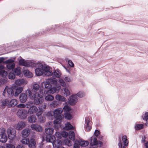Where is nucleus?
Wrapping results in <instances>:
<instances>
[{"label":"nucleus","mask_w":148,"mask_h":148,"mask_svg":"<svg viewBox=\"0 0 148 148\" xmlns=\"http://www.w3.org/2000/svg\"><path fill=\"white\" fill-rule=\"evenodd\" d=\"M26 92L29 98L34 99V103L36 105H39L44 101L43 97L45 95V90L41 89L38 84H34L32 86L31 90L27 89Z\"/></svg>","instance_id":"obj_1"},{"label":"nucleus","mask_w":148,"mask_h":148,"mask_svg":"<svg viewBox=\"0 0 148 148\" xmlns=\"http://www.w3.org/2000/svg\"><path fill=\"white\" fill-rule=\"evenodd\" d=\"M57 80L54 78H50L47 79L46 82L42 83V87L48 90L46 91V93L53 94L56 92H58L61 88L60 86H56V87H52L51 84H56Z\"/></svg>","instance_id":"obj_2"},{"label":"nucleus","mask_w":148,"mask_h":148,"mask_svg":"<svg viewBox=\"0 0 148 148\" xmlns=\"http://www.w3.org/2000/svg\"><path fill=\"white\" fill-rule=\"evenodd\" d=\"M32 65L31 67L36 68L35 71L36 75L37 76H40L44 74L45 76H49L51 74V72L48 71V66H44L40 63H36L34 62Z\"/></svg>","instance_id":"obj_3"},{"label":"nucleus","mask_w":148,"mask_h":148,"mask_svg":"<svg viewBox=\"0 0 148 148\" xmlns=\"http://www.w3.org/2000/svg\"><path fill=\"white\" fill-rule=\"evenodd\" d=\"M46 141L47 142L52 143L53 147L55 148H59L62 145V143L60 140H56L54 136H49L46 135L45 137Z\"/></svg>","instance_id":"obj_4"},{"label":"nucleus","mask_w":148,"mask_h":148,"mask_svg":"<svg viewBox=\"0 0 148 148\" xmlns=\"http://www.w3.org/2000/svg\"><path fill=\"white\" fill-rule=\"evenodd\" d=\"M62 112L63 110L61 108H57L53 111V116L56 119L53 121L54 124H58L61 123L64 118L61 115Z\"/></svg>","instance_id":"obj_5"},{"label":"nucleus","mask_w":148,"mask_h":148,"mask_svg":"<svg viewBox=\"0 0 148 148\" xmlns=\"http://www.w3.org/2000/svg\"><path fill=\"white\" fill-rule=\"evenodd\" d=\"M21 143L24 144L28 145V147L31 148H34L36 147V141L34 139H31L30 140L28 138L23 139Z\"/></svg>","instance_id":"obj_6"},{"label":"nucleus","mask_w":148,"mask_h":148,"mask_svg":"<svg viewBox=\"0 0 148 148\" xmlns=\"http://www.w3.org/2000/svg\"><path fill=\"white\" fill-rule=\"evenodd\" d=\"M16 58V57L11 58L4 62V63L7 64L6 67L8 69L12 70L14 68L15 66L14 61Z\"/></svg>","instance_id":"obj_7"},{"label":"nucleus","mask_w":148,"mask_h":148,"mask_svg":"<svg viewBox=\"0 0 148 148\" xmlns=\"http://www.w3.org/2000/svg\"><path fill=\"white\" fill-rule=\"evenodd\" d=\"M28 114L27 111L23 108H20L18 110L17 115L21 119H24L27 116V114Z\"/></svg>","instance_id":"obj_8"},{"label":"nucleus","mask_w":148,"mask_h":148,"mask_svg":"<svg viewBox=\"0 0 148 148\" xmlns=\"http://www.w3.org/2000/svg\"><path fill=\"white\" fill-rule=\"evenodd\" d=\"M14 85H13L11 87H9L8 86H6L3 92V95L4 96L5 95L6 92H7L9 96L12 97L14 95V87H15Z\"/></svg>","instance_id":"obj_9"},{"label":"nucleus","mask_w":148,"mask_h":148,"mask_svg":"<svg viewBox=\"0 0 148 148\" xmlns=\"http://www.w3.org/2000/svg\"><path fill=\"white\" fill-rule=\"evenodd\" d=\"M7 139L5 129L1 128L0 129V141L2 143H5L7 141Z\"/></svg>","instance_id":"obj_10"},{"label":"nucleus","mask_w":148,"mask_h":148,"mask_svg":"<svg viewBox=\"0 0 148 148\" xmlns=\"http://www.w3.org/2000/svg\"><path fill=\"white\" fill-rule=\"evenodd\" d=\"M7 133L9 139H14L16 137V131L12 128L10 127L7 130Z\"/></svg>","instance_id":"obj_11"},{"label":"nucleus","mask_w":148,"mask_h":148,"mask_svg":"<svg viewBox=\"0 0 148 148\" xmlns=\"http://www.w3.org/2000/svg\"><path fill=\"white\" fill-rule=\"evenodd\" d=\"M92 122L88 117L85 118L84 127L86 130L89 131L91 128Z\"/></svg>","instance_id":"obj_12"},{"label":"nucleus","mask_w":148,"mask_h":148,"mask_svg":"<svg viewBox=\"0 0 148 148\" xmlns=\"http://www.w3.org/2000/svg\"><path fill=\"white\" fill-rule=\"evenodd\" d=\"M33 62L28 60L25 61L23 59H21L19 60V64L20 65L27 67H31L32 65L33 64Z\"/></svg>","instance_id":"obj_13"},{"label":"nucleus","mask_w":148,"mask_h":148,"mask_svg":"<svg viewBox=\"0 0 148 148\" xmlns=\"http://www.w3.org/2000/svg\"><path fill=\"white\" fill-rule=\"evenodd\" d=\"M48 71L51 72V74L49 76H52L53 77L57 78H60L61 75V72L60 70L57 69L56 70H55L53 72H52L51 70L50 67H48Z\"/></svg>","instance_id":"obj_14"},{"label":"nucleus","mask_w":148,"mask_h":148,"mask_svg":"<svg viewBox=\"0 0 148 148\" xmlns=\"http://www.w3.org/2000/svg\"><path fill=\"white\" fill-rule=\"evenodd\" d=\"M27 83V81L25 79L23 78L18 79L15 82V84L18 86L25 85Z\"/></svg>","instance_id":"obj_15"},{"label":"nucleus","mask_w":148,"mask_h":148,"mask_svg":"<svg viewBox=\"0 0 148 148\" xmlns=\"http://www.w3.org/2000/svg\"><path fill=\"white\" fill-rule=\"evenodd\" d=\"M69 103L71 105H74L75 104L77 100V98L76 95H72L69 98Z\"/></svg>","instance_id":"obj_16"},{"label":"nucleus","mask_w":148,"mask_h":148,"mask_svg":"<svg viewBox=\"0 0 148 148\" xmlns=\"http://www.w3.org/2000/svg\"><path fill=\"white\" fill-rule=\"evenodd\" d=\"M25 123L23 121L19 122L14 126V128L17 130H21L25 126Z\"/></svg>","instance_id":"obj_17"},{"label":"nucleus","mask_w":148,"mask_h":148,"mask_svg":"<svg viewBox=\"0 0 148 148\" xmlns=\"http://www.w3.org/2000/svg\"><path fill=\"white\" fill-rule=\"evenodd\" d=\"M31 128L33 130L41 132L42 131V127L40 125L36 124H33L31 125Z\"/></svg>","instance_id":"obj_18"},{"label":"nucleus","mask_w":148,"mask_h":148,"mask_svg":"<svg viewBox=\"0 0 148 148\" xmlns=\"http://www.w3.org/2000/svg\"><path fill=\"white\" fill-rule=\"evenodd\" d=\"M31 130L28 128H25L23 130L22 132V136L26 138L30 134Z\"/></svg>","instance_id":"obj_19"},{"label":"nucleus","mask_w":148,"mask_h":148,"mask_svg":"<svg viewBox=\"0 0 148 148\" xmlns=\"http://www.w3.org/2000/svg\"><path fill=\"white\" fill-rule=\"evenodd\" d=\"M38 110V108L34 106L30 107L28 110V112L29 114H32L36 113Z\"/></svg>","instance_id":"obj_20"},{"label":"nucleus","mask_w":148,"mask_h":148,"mask_svg":"<svg viewBox=\"0 0 148 148\" xmlns=\"http://www.w3.org/2000/svg\"><path fill=\"white\" fill-rule=\"evenodd\" d=\"M27 95L24 93H22L20 95L19 99L21 102L25 103L27 100Z\"/></svg>","instance_id":"obj_21"},{"label":"nucleus","mask_w":148,"mask_h":148,"mask_svg":"<svg viewBox=\"0 0 148 148\" xmlns=\"http://www.w3.org/2000/svg\"><path fill=\"white\" fill-rule=\"evenodd\" d=\"M89 140L91 142L90 145H96L98 144V141L96 137L92 136L89 139Z\"/></svg>","instance_id":"obj_22"},{"label":"nucleus","mask_w":148,"mask_h":148,"mask_svg":"<svg viewBox=\"0 0 148 148\" xmlns=\"http://www.w3.org/2000/svg\"><path fill=\"white\" fill-rule=\"evenodd\" d=\"M9 103L8 105V107L10 108L16 106L18 103V101L15 99H13Z\"/></svg>","instance_id":"obj_23"},{"label":"nucleus","mask_w":148,"mask_h":148,"mask_svg":"<svg viewBox=\"0 0 148 148\" xmlns=\"http://www.w3.org/2000/svg\"><path fill=\"white\" fill-rule=\"evenodd\" d=\"M45 133L47 135L51 136H52V134L54 132V129L52 127H48L46 128L45 130Z\"/></svg>","instance_id":"obj_24"},{"label":"nucleus","mask_w":148,"mask_h":148,"mask_svg":"<svg viewBox=\"0 0 148 148\" xmlns=\"http://www.w3.org/2000/svg\"><path fill=\"white\" fill-rule=\"evenodd\" d=\"M9 101L8 99H5L0 101V106L3 108L9 104Z\"/></svg>","instance_id":"obj_25"},{"label":"nucleus","mask_w":148,"mask_h":148,"mask_svg":"<svg viewBox=\"0 0 148 148\" xmlns=\"http://www.w3.org/2000/svg\"><path fill=\"white\" fill-rule=\"evenodd\" d=\"M46 106L45 104L41 105L40 107H39V110L40 111L38 113L36 114V115L37 116H38L41 115L42 113V112L46 109Z\"/></svg>","instance_id":"obj_26"},{"label":"nucleus","mask_w":148,"mask_h":148,"mask_svg":"<svg viewBox=\"0 0 148 148\" xmlns=\"http://www.w3.org/2000/svg\"><path fill=\"white\" fill-rule=\"evenodd\" d=\"M36 116L34 115H33L29 117L27 119V121L29 122L30 123H33L36 122Z\"/></svg>","instance_id":"obj_27"},{"label":"nucleus","mask_w":148,"mask_h":148,"mask_svg":"<svg viewBox=\"0 0 148 148\" xmlns=\"http://www.w3.org/2000/svg\"><path fill=\"white\" fill-rule=\"evenodd\" d=\"M62 94L64 96H67L70 95V92L67 88H64L62 89Z\"/></svg>","instance_id":"obj_28"},{"label":"nucleus","mask_w":148,"mask_h":148,"mask_svg":"<svg viewBox=\"0 0 148 148\" xmlns=\"http://www.w3.org/2000/svg\"><path fill=\"white\" fill-rule=\"evenodd\" d=\"M23 73L25 76L28 78L31 77H33V74L28 70H25L23 71Z\"/></svg>","instance_id":"obj_29"},{"label":"nucleus","mask_w":148,"mask_h":148,"mask_svg":"<svg viewBox=\"0 0 148 148\" xmlns=\"http://www.w3.org/2000/svg\"><path fill=\"white\" fill-rule=\"evenodd\" d=\"M55 98L57 100L60 101L65 102L66 100V99L64 97L59 94L56 95Z\"/></svg>","instance_id":"obj_30"},{"label":"nucleus","mask_w":148,"mask_h":148,"mask_svg":"<svg viewBox=\"0 0 148 148\" xmlns=\"http://www.w3.org/2000/svg\"><path fill=\"white\" fill-rule=\"evenodd\" d=\"M65 126L64 127L65 130H69L71 129H74L73 127L69 122H67L65 124Z\"/></svg>","instance_id":"obj_31"},{"label":"nucleus","mask_w":148,"mask_h":148,"mask_svg":"<svg viewBox=\"0 0 148 148\" xmlns=\"http://www.w3.org/2000/svg\"><path fill=\"white\" fill-rule=\"evenodd\" d=\"M78 142L79 145L82 147H86L89 144V143L88 141L82 140H79Z\"/></svg>","instance_id":"obj_32"},{"label":"nucleus","mask_w":148,"mask_h":148,"mask_svg":"<svg viewBox=\"0 0 148 148\" xmlns=\"http://www.w3.org/2000/svg\"><path fill=\"white\" fill-rule=\"evenodd\" d=\"M23 90V88L21 87H18L16 90L14 94V96L15 97L17 96L18 95L21 93Z\"/></svg>","instance_id":"obj_33"},{"label":"nucleus","mask_w":148,"mask_h":148,"mask_svg":"<svg viewBox=\"0 0 148 148\" xmlns=\"http://www.w3.org/2000/svg\"><path fill=\"white\" fill-rule=\"evenodd\" d=\"M75 134L73 131H70L69 132V138L72 140H75Z\"/></svg>","instance_id":"obj_34"},{"label":"nucleus","mask_w":148,"mask_h":148,"mask_svg":"<svg viewBox=\"0 0 148 148\" xmlns=\"http://www.w3.org/2000/svg\"><path fill=\"white\" fill-rule=\"evenodd\" d=\"M14 73L17 75H19L21 73V69L20 67H18L15 69L14 71Z\"/></svg>","instance_id":"obj_35"},{"label":"nucleus","mask_w":148,"mask_h":148,"mask_svg":"<svg viewBox=\"0 0 148 148\" xmlns=\"http://www.w3.org/2000/svg\"><path fill=\"white\" fill-rule=\"evenodd\" d=\"M58 105V102L56 101H54L50 104V106L51 108H56Z\"/></svg>","instance_id":"obj_36"},{"label":"nucleus","mask_w":148,"mask_h":148,"mask_svg":"<svg viewBox=\"0 0 148 148\" xmlns=\"http://www.w3.org/2000/svg\"><path fill=\"white\" fill-rule=\"evenodd\" d=\"M54 99L53 96L51 95H48L46 96L45 99L47 101H52Z\"/></svg>","instance_id":"obj_37"},{"label":"nucleus","mask_w":148,"mask_h":148,"mask_svg":"<svg viewBox=\"0 0 148 148\" xmlns=\"http://www.w3.org/2000/svg\"><path fill=\"white\" fill-rule=\"evenodd\" d=\"M8 75L7 72L5 70H1L0 71V75L1 76L5 77Z\"/></svg>","instance_id":"obj_38"},{"label":"nucleus","mask_w":148,"mask_h":148,"mask_svg":"<svg viewBox=\"0 0 148 148\" xmlns=\"http://www.w3.org/2000/svg\"><path fill=\"white\" fill-rule=\"evenodd\" d=\"M143 125L142 124H137L135 126V129L136 130H138L143 128Z\"/></svg>","instance_id":"obj_39"},{"label":"nucleus","mask_w":148,"mask_h":148,"mask_svg":"<svg viewBox=\"0 0 148 148\" xmlns=\"http://www.w3.org/2000/svg\"><path fill=\"white\" fill-rule=\"evenodd\" d=\"M64 142L65 144L68 146H71L72 144V142L68 139H66L64 140Z\"/></svg>","instance_id":"obj_40"},{"label":"nucleus","mask_w":148,"mask_h":148,"mask_svg":"<svg viewBox=\"0 0 148 148\" xmlns=\"http://www.w3.org/2000/svg\"><path fill=\"white\" fill-rule=\"evenodd\" d=\"M55 138L58 139H60L62 137V134L59 132H56L55 134Z\"/></svg>","instance_id":"obj_41"},{"label":"nucleus","mask_w":148,"mask_h":148,"mask_svg":"<svg viewBox=\"0 0 148 148\" xmlns=\"http://www.w3.org/2000/svg\"><path fill=\"white\" fill-rule=\"evenodd\" d=\"M76 95H77V97L78 96L80 98H82L84 96L85 93L83 92H79L77 94H76Z\"/></svg>","instance_id":"obj_42"},{"label":"nucleus","mask_w":148,"mask_h":148,"mask_svg":"<svg viewBox=\"0 0 148 148\" xmlns=\"http://www.w3.org/2000/svg\"><path fill=\"white\" fill-rule=\"evenodd\" d=\"M143 120L146 121L147 123L148 122V112H146L144 116H142Z\"/></svg>","instance_id":"obj_43"},{"label":"nucleus","mask_w":148,"mask_h":148,"mask_svg":"<svg viewBox=\"0 0 148 148\" xmlns=\"http://www.w3.org/2000/svg\"><path fill=\"white\" fill-rule=\"evenodd\" d=\"M59 82L60 85L63 87H65L66 86V84L64 80L62 79H59Z\"/></svg>","instance_id":"obj_44"},{"label":"nucleus","mask_w":148,"mask_h":148,"mask_svg":"<svg viewBox=\"0 0 148 148\" xmlns=\"http://www.w3.org/2000/svg\"><path fill=\"white\" fill-rule=\"evenodd\" d=\"M63 109L64 111L66 112H69L71 110L70 108L66 105L65 106Z\"/></svg>","instance_id":"obj_45"},{"label":"nucleus","mask_w":148,"mask_h":148,"mask_svg":"<svg viewBox=\"0 0 148 148\" xmlns=\"http://www.w3.org/2000/svg\"><path fill=\"white\" fill-rule=\"evenodd\" d=\"M8 77L9 79H13L15 78V76L14 73H10L9 74Z\"/></svg>","instance_id":"obj_46"},{"label":"nucleus","mask_w":148,"mask_h":148,"mask_svg":"<svg viewBox=\"0 0 148 148\" xmlns=\"http://www.w3.org/2000/svg\"><path fill=\"white\" fill-rule=\"evenodd\" d=\"M65 118L68 120H70L72 118L71 115L69 113H65L64 114Z\"/></svg>","instance_id":"obj_47"},{"label":"nucleus","mask_w":148,"mask_h":148,"mask_svg":"<svg viewBox=\"0 0 148 148\" xmlns=\"http://www.w3.org/2000/svg\"><path fill=\"white\" fill-rule=\"evenodd\" d=\"M61 134H62V136L63 137L66 138L68 136V133L65 131L62 132H61Z\"/></svg>","instance_id":"obj_48"},{"label":"nucleus","mask_w":148,"mask_h":148,"mask_svg":"<svg viewBox=\"0 0 148 148\" xmlns=\"http://www.w3.org/2000/svg\"><path fill=\"white\" fill-rule=\"evenodd\" d=\"M17 107L18 108H29V107L28 106H26L25 104H20L18 105L17 106Z\"/></svg>","instance_id":"obj_49"},{"label":"nucleus","mask_w":148,"mask_h":148,"mask_svg":"<svg viewBox=\"0 0 148 148\" xmlns=\"http://www.w3.org/2000/svg\"><path fill=\"white\" fill-rule=\"evenodd\" d=\"M33 102L32 101H30L27 102L25 104L26 106L29 107V108L33 106Z\"/></svg>","instance_id":"obj_50"},{"label":"nucleus","mask_w":148,"mask_h":148,"mask_svg":"<svg viewBox=\"0 0 148 148\" xmlns=\"http://www.w3.org/2000/svg\"><path fill=\"white\" fill-rule=\"evenodd\" d=\"M64 80L67 82H71L72 80V79L69 77L66 76L64 78Z\"/></svg>","instance_id":"obj_51"},{"label":"nucleus","mask_w":148,"mask_h":148,"mask_svg":"<svg viewBox=\"0 0 148 148\" xmlns=\"http://www.w3.org/2000/svg\"><path fill=\"white\" fill-rule=\"evenodd\" d=\"M68 63L69 65L71 67H73L74 66V64L71 60H69L68 61Z\"/></svg>","instance_id":"obj_52"},{"label":"nucleus","mask_w":148,"mask_h":148,"mask_svg":"<svg viewBox=\"0 0 148 148\" xmlns=\"http://www.w3.org/2000/svg\"><path fill=\"white\" fill-rule=\"evenodd\" d=\"M7 148H15V147L14 145L8 144L7 145Z\"/></svg>","instance_id":"obj_53"},{"label":"nucleus","mask_w":148,"mask_h":148,"mask_svg":"<svg viewBox=\"0 0 148 148\" xmlns=\"http://www.w3.org/2000/svg\"><path fill=\"white\" fill-rule=\"evenodd\" d=\"M99 134V132L98 130H96L94 132V135L96 137H97Z\"/></svg>","instance_id":"obj_54"},{"label":"nucleus","mask_w":148,"mask_h":148,"mask_svg":"<svg viewBox=\"0 0 148 148\" xmlns=\"http://www.w3.org/2000/svg\"><path fill=\"white\" fill-rule=\"evenodd\" d=\"M79 145L77 143H75L74 145L73 148H79Z\"/></svg>","instance_id":"obj_55"},{"label":"nucleus","mask_w":148,"mask_h":148,"mask_svg":"<svg viewBox=\"0 0 148 148\" xmlns=\"http://www.w3.org/2000/svg\"><path fill=\"white\" fill-rule=\"evenodd\" d=\"M60 124V123L58 124H55V125H54V127L55 129L57 130L58 129Z\"/></svg>","instance_id":"obj_56"},{"label":"nucleus","mask_w":148,"mask_h":148,"mask_svg":"<svg viewBox=\"0 0 148 148\" xmlns=\"http://www.w3.org/2000/svg\"><path fill=\"white\" fill-rule=\"evenodd\" d=\"M16 148H24V147L22 145H20L17 146Z\"/></svg>","instance_id":"obj_57"},{"label":"nucleus","mask_w":148,"mask_h":148,"mask_svg":"<svg viewBox=\"0 0 148 148\" xmlns=\"http://www.w3.org/2000/svg\"><path fill=\"white\" fill-rule=\"evenodd\" d=\"M47 116H51L53 117L52 113L51 112H48L47 114Z\"/></svg>","instance_id":"obj_58"},{"label":"nucleus","mask_w":148,"mask_h":148,"mask_svg":"<svg viewBox=\"0 0 148 148\" xmlns=\"http://www.w3.org/2000/svg\"><path fill=\"white\" fill-rule=\"evenodd\" d=\"M4 60V58H2V57L0 58V63H1V62H2Z\"/></svg>","instance_id":"obj_59"},{"label":"nucleus","mask_w":148,"mask_h":148,"mask_svg":"<svg viewBox=\"0 0 148 148\" xmlns=\"http://www.w3.org/2000/svg\"><path fill=\"white\" fill-rule=\"evenodd\" d=\"M64 68L66 70V71L68 72V73H71V72H70V70L68 69H67L66 67H64Z\"/></svg>","instance_id":"obj_60"},{"label":"nucleus","mask_w":148,"mask_h":148,"mask_svg":"<svg viewBox=\"0 0 148 148\" xmlns=\"http://www.w3.org/2000/svg\"><path fill=\"white\" fill-rule=\"evenodd\" d=\"M145 146L146 148H148V142L145 143Z\"/></svg>","instance_id":"obj_61"},{"label":"nucleus","mask_w":148,"mask_h":148,"mask_svg":"<svg viewBox=\"0 0 148 148\" xmlns=\"http://www.w3.org/2000/svg\"><path fill=\"white\" fill-rule=\"evenodd\" d=\"M99 144L100 146H101L102 144V143L101 141H99Z\"/></svg>","instance_id":"obj_62"},{"label":"nucleus","mask_w":148,"mask_h":148,"mask_svg":"<svg viewBox=\"0 0 148 148\" xmlns=\"http://www.w3.org/2000/svg\"><path fill=\"white\" fill-rule=\"evenodd\" d=\"M50 147L51 146H47V147L48 148H50Z\"/></svg>","instance_id":"obj_63"},{"label":"nucleus","mask_w":148,"mask_h":148,"mask_svg":"<svg viewBox=\"0 0 148 148\" xmlns=\"http://www.w3.org/2000/svg\"><path fill=\"white\" fill-rule=\"evenodd\" d=\"M0 148H4L3 146H1L0 147Z\"/></svg>","instance_id":"obj_64"}]
</instances>
